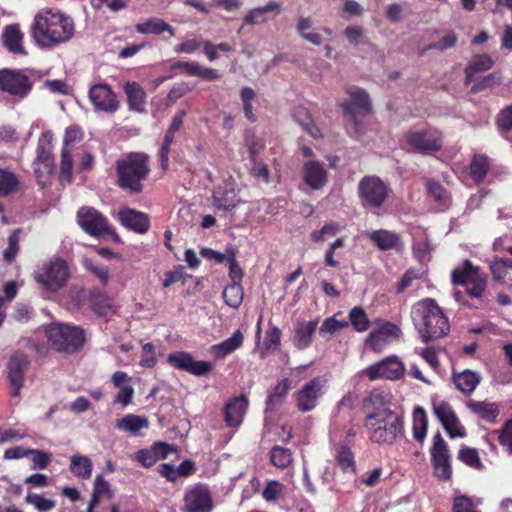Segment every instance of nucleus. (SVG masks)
Returning <instances> with one entry per match:
<instances>
[{
	"label": "nucleus",
	"mask_w": 512,
	"mask_h": 512,
	"mask_svg": "<svg viewBox=\"0 0 512 512\" xmlns=\"http://www.w3.org/2000/svg\"><path fill=\"white\" fill-rule=\"evenodd\" d=\"M453 381L459 391L469 395L480 383L481 376L477 372L464 370L460 373H455L453 375Z\"/></svg>",
	"instance_id": "obj_35"
},
{
	"label": "nucleus",
	"mask_w": 512,
	"mask_h": 512,
	"mask_svg": "<svg viewBox=\"0 0 512 512\" xmlns=\"http://www.w3.org/2000/svg\"><path fill=\"white\" fill-rule=\"evenodd\" d=\"M324 394V381L313 378L295 393L296 408L305 413L314 410Z\"/></svg>",
	"instance_id": "obj_15"
},
{
	"label": "nucleus",
	"mask_w": 512,
	"mask_h": 512,
	"mask_svg": "<svg viewBox=\"0 0 512 512\" xmlns=\"http://www.w3.org/2000/svg\"><path fill=\"white\" fill-rule=\"evenodd\" d=\"M19 186V176L9 168L0 167V197H8L16 193Z\"/></svg>",
	"instance_id": "obj_37"
},
{
	"label": "nucleus",
	"mask_w": 512,
	"mask_h": 512,
	"mask_svg": "<svg viewBox=\"0 0 512 512\" xmlns=\"http://www.w3.org/2000/svg\"><path fill=\"white\" fill-rule=\"evenodd\" d=\"M347 94L349 100L343 101L339 105L343 110L349 129H353L358 134L361 129V119L371 110L370 99L366 91L358 87L349 88Z\"/></svg>",
	"instance_id": "obj_6"
},
{
	"label": "nucleus",
	"mask_w": 512,
	"mask_h": 512,
	"mask_svg": "<svg viewBox=\"0 0 512 512\" xmlns=\"http://www.w3.org/2000/svg\"><path fill=\"white\" fill-rule=\"evenodd\" d=\"M89 98L97 109L104 112L112 113L118 109L116 96L106 84H97L91 87Z\"/></svg>",
	"instance_id": "obj_24"
},
{
	"label": "nucleus",
	"mask_w": 512,
	"mask_h": 512,
	"mask_svg": "<svg viewBox=\"0 0 512 512\" xmlns=\"http://www.w3.org/2000/svg\"><path fill=\"white\" fill-rule=\"evenodd\" d=\"M414 326L424 342L445 336L449 329V321L435 300L426 298L418 301L411 309Z\"/></svg>",
	"instance_id": "obj_2"
},
{
	"label": "nucleus",
	"mask_w": 512,
	"mask_h": 512,
	"mask_svg": "<svg viewBox=\"0 0 512 512\" xmlns=\"http://www.w3.org/2000/svg\"><path fill=\"white\" fill-rule=\"evenodd\" d=\"M29 366L28 357L20 352L11 356L7 363V373L12 386V395L18 396L24 383V374Z\"/></svg>",
	"instance_id": "obj_23"
},
{
	"label": "nucleus",
	"mask_w": 512,
	"mask_h": 512,
	"mask_svg": "<svg viewBox=\"0 0 512 512\" xmlns=\"http://www.w3.org/2000/svg\"><path fill=\"white\" fill-rule=\"evenodd\" d=\"M453 512H478L472 500L466 496H458L454 499Z\"/></svg>",
	"instance_id": "obj_63"
},
{
	"label": "nucleus",
	"mask_w": 512,
	"mask_h": 512,
	"mask_svg": "<svg viewBox=\"0 0 512 512\" xmlns=\"http://www.w3.org/2000/svg\"><path fill=\"white\" fill-rule=\"evenodd\" d=\"M46 337L59 352L73 353L79 350L85 341L84 332L76 326L52 323L46 328Z\"/></svg>",
	"instance_id": "obj_5"
},
{
	"label": "nucleus",
	"mask_w": 512,
	"mask_h": 512,
	"mask_svg": "<svg viewBox=\"0 0 512 512\" xmlns=\"http://www.w3.org/2000/svg\"><path fill=\"white\" fill-rule=\"evenodd\" d=\"M71 472L81 479H89L92 475L91 460L82 455H73L70 463Z\"/></svg>",
	"instance_id": "obj_42"
},
{
	"label": "nucleus",
	"mask_w": 512,
	"mask_h": 512,
	"mask_svg": "<svg viewBox=\"0 0 512 512\" xmlns=\"http://www.w3.org/2000/svg\"><path fill=\"white\" fill-rule=\"evenodd\" d=\"M243 334L240 330H236L231 337L219 344L212 346V353L217 358H224L230 353L238 349L243 343Z\"/></svg>",
	"instance_id": "obj_39"
},
{
	"label": "nucleus",
	"mask_w": 512,
	"mask_h": 512,
	"mask_svg": "<svg viewBox=\"0 0 512 512\" xmlns=\"http://www.w3.org/2000/svg\"><path fill=\"white\" fill-rule=\"evenodd\" d=\"M494 178H500L506 173L502 166L494 164L487 155L475 154L470 162V176L473 181L480 184L484 181L487 174Z\"/></svg>",
	"instance_id": "obj_18"
},
{
	"label": "nucleus",
	"mask_w": 512,
	"mask_h": 512,
	"mask_svg": "<svg viewBox=\"0 0 512 512\" xmlns=\"http://www.w3.org/2000/svg\"><path fill=\"white\" fill-rule=\"evenodd\" d=\"M68 277V264L60 258H53L45 262L34 274L35 280L50 291L62 288Z\"/></svg>",
	"instance_id": "obj_8"
},
{
	"label": "nucleus",
	"mask_w": 512,
	"mask_h": 512,
	"mask_svg": "<svg viewBox=\"0 0 512 512\" xmlns=\"http://www.w3.org/2000/svg\"><path fill=\"white\" fill-rule=\"evenodd\" d=\"M302 179L312 190L322 189L328 182L324 166L315 160H308L302 166Z\"/></svg>",
	"instance_id": "obj_25"
},
{
	"label": "nucleus",
	"mask_w": 512,
	"mask_h": 512,
	"mask_svg": "<svg viewBox=\"0 0 512 512\" xmlns=\"http://www.w3.org/2000/svg\"><path fill=\"white\" fill-rule=\"evenodd\" d=\"M428 195L439 205L446 207L450 204V195L447 190L436 181L427 182Z\"/></svg>",
	"instance_id": "obj_47"
},
{
	"label": "nucleus",
	"mask_w": 512,
	"mask_h": 512,
	"mask_svg": "<svg viewBox=\"0 0 512 512\" xmlns=\"http://www.w3.org/2000/svg\"><path fill=\"white\" fill-rule=\"evenodd\" d=\"M272 11H281V4L276 1H269L267 4H265L262 7H257L248 12L246 17L244 18V24L245 25H257L261 23H265L266 19L264 18V15L266 13L272 12Z\"/></svg>",
	"instance_id": "obj_40"
},
{
	"label": "nucleus",
	"mask_w": 512,
	"mask_h": 512,
	"mask_svg": "<svg viewBox=\"0 0 512 512\" xmlns=\"http://www.w3.org/2000/svg\"><path fill=\"white\" fill-rule=\"evenodd\" d=\"M364 425L369 439L377 444L391 445L404 431L402 418L384 405L368 413Z\"/></svg>",
	"instance_id": "obj_3"
},
{
	"label": "nucleus",
	"mask_w": 512,
	"mask_h": 512,
	"mask_svg": "<svg viewBox=\"0 0 512 512\" xmlns=\"http://www.w3.org/2000/svg\"><path fill=\"white\" fill-rule=\"evenodd\" d=\"M401 335L400 328L391 323L383 322L377 329L371 331L367 337L366 344L375 352H381L392 340L398 339Z\"/></svg>",
	"instance_id": "obj_20"
},
{
	"label": "nucleus",
	"mask_w": 512,
	"mask_h": 512,
	"mask_svg": "<svg viewBox=\"0 0 512 512\" xmlns=\"http://www.w3.org/2000/svg\"><path fill=\"white\" fill-rule=\"evenodd\" d=\"M348 326L347 321L337 320L335 317L326 318L319 328V335L324 339H330L335 333Z\"/></svg>",
	"instance_id": "obj_49"
},
{
	"label": "nucleus",
	"mask_w": 512,
	"mask_h": 512,
	"mask_svg": "<svg viewBox=\"0 0 512 512\" xmlns=\"http://www.w3.org/2000/svg\"><path fill=\"white\" fill-rule=\"evenodd\" d=\"M124 92L127 96L129 108L137 112L144 111L146 93L137 82H127L124 85Z\"/></svg>",
	"instance_id": "obj_33"
},
{
	"label": "nucleus",
	"mask_w": 512,
	"mask_h": 512,
	"mask_svg": "<svg viewBox=\"0 0 512 512\" xmlns=\"http://www.w3.org/2000/svg\"><path fill=\"white\" fill-rule=\"evenodd\" d=\"M489 267L496 281H503L506 277L508 270L512 269V260L504 258H495L489 262Z\"/></svg>",
	"instance_id": "obj_50"
},
{
	"label": "nucleus",
	"mask_w": 512,
	"mask_h": 512,
	"mask_svg": "<svg viewBox=\"0 0 512 512\" xmlns=\"http://www.w3.org/2000/svg\"><path fill=\"white\" fill-rule=\"evenodd\" d=\"M270 459L274 466L286 468L292 463V453L288 448L275 446L271 450Z\"/></svg>",
	"instance_id": "obj_51"
},
{
	"label": "nucleus",
	"mask_w": 512,
	"mask_h": 512,
	"mask_svg": "<svg viewBox=\"0 0 512 512\" xmlns=\"http://www.w3.org/2000/svg\"><path fill=\"white\" fill-rule=\"evenodd\" d=\"M248 407L245 396L234 397L224 408V419L228 426L239 427L244 419Z\"/></svg>",
	"instance_id": "obj_27"
},
{
	"label": "nucleus",
	"mask_w": 512,
	"mask_h": 512,
	"mask_svg": "<svg viewBox=\"0 0 512 512\" xmlns=\"http://www.w3.org/2000/svg\"><path fill=\"white\" fill-rule=\"evenodd\" d=\"M370 380L385 378L399 379L404 373V365L397 357H388L379 363L369 366L363 372Z\"/></svg>",
	"instance_id": "obj_17"
},
{
	"label": "nucleus",
	"mask_w": 512,
	"mask_h": 512,
	"mask_svg": "<svg viewBox=\"0 0 512 512\" xmlns=\"http://www.w3.org/2000/svg\"><path fill=\"white\" fill-rule=\"evenodd\" d=\"M53 138V133L51 131H45L38 139L34 172L38 184L42 187L50 182L54 171L52 156Z\"/></svg>",
	"instance_id": "obj_7"
},
{
	"label": "nucleus",
	"mask_w": 512,
	"mask_h": 512,
	"mask_svg": "<svg viewBox=\"0 0 512 512\" xmlns=\"http://www.w3.org/2000/svg\"><path fill=\"white\" fill-rule=\"evenodd\" d=\"M403 146L413 152L428 153L442 147V135L435 129L408 132L403 139Z\"/></svg>",
	"instance_id": "obj_11"
},
{
	"label": "nucleus",
	"mask_w": 512,
	"mask_h": 512,
	"mask_svg": "<svg viewBox=\"0 0 512 512\" xmlns=\"http://www.w3.org/2000/svg\"><path fill=\"white\" fill-rule=\"evenodd\" d=\"M497 124L501 130H510L512 128V105L503 109L497 117Z\"/></svg>",
	"instance_id": "obj_64"
},
{
	"label": "nucleus",
	"mask_w": 512,
	"mask_h": 512,
	"mask_svg": "<svg viewBox=\"0 0 512 512\" xmlns=\"http://www.w3.org/2000/svg\"><path fill=\"white\" fill-rule=\"evenodd\" d=\"M340 231V225L336 222L326 223L320 230H314L310 238L314 242H323Z\"/></svg>",
	"instance_id": "obj_53"
},
{
	"label": "nucleus",
	"mask_w": 512,
	"mask_h": 512,
	"mask_svg": "<svg viewBox=\"0 0 512 512\" xmlns=\"http://www.w3.org/2000/svg\"><path fill=\"white\" fill-rule=\"evenodd\" d=\"M73 149L62 148L60 161L61 181L71 182L73 171Z\"/></svg>",
	"instance_id": "obj_48"
},
{
	"label": "nucleus",
	"mask_w": 512,
	"mask_h": 512,
	"mask_svg": "<svg viewBox=\"0 0 512 512\" xmlns=\"http://www.w3.org/2000/svg\"><path fill=\"white\" fill-rule=\"evenodd\" d=\"M428 428V418L425 410L421 407H416L413 411V424L412 431L413 437L418 442H423Z\"/></svg>",
	"instance_id": "obj_41"
},
{
	"label": "nucleus",
	"mask_w": 512,
	"mask_h": 512,
	"mask_svg": "<svg viewBox=\"0 0 512 512\" xmlns=\"http://www.w3.org/2000/svg\"><path fill=\"white\" fill-rule=\"evenodd\" d=\"M83 137L82 130L77 126H69L66 128L63 147L67 149H73V145L77 142H80Z\"/></svg>",
	"instance_id": "obj_59"
},
{
	"label": "nucleus",
	"mask_w": 512,
	"mask_h": 512,
	"mask_svg": "<svg viewBox=\"0 0 512 512\" xmlns=\"http://www.w3.org/2000/svg\"><path fill=\"white\" fill-rule=\"evenodd\" d=\"M281 331L277 327H270L266 333L264 340V351L261 352V357H265L266 353L275 349L280 344Z\"/></svg>",
	"instance_id": "obj_57"
},
{
	"label": "nucleus",
	"mask_w": 512,
	"mask_h": 512,
	"mask_svg": "<svg viewBox=\"0 0 512 512\" xmlns=\"http://www.w3.org/2000/svg\"><path fill=\"white\" fill-rule=\"evenodd\" d=\"M186 115L184 110L179 111L172 119V122L165 134L164 141L160 150V159L163 167L168 165V155L170 151V146L174 141L175 134L180 130L183 119Z\"/></svg>",
	"instance_id": "obj_29"
},
{
	"label": "nucleus",
	"mask_w": 512,
	"mask_h": 512,
	"mask_svg": "<svg viewBox=\"0 0 512 512\" xmlns=\"http://www.w3.org/2000/svg\"><path fill=\"white\" fill-rule=\"evenodd\" d=\"M149 172L148 156L143 153H132L117 162L119 185L134 193L142 191L141 181L147 177Z\"/></svg>",
	"instance_id": "obj_4"
},
{
	"label": "nucleus",
	"mask_w": 512,
	"mask_h": 512,
	"mask_svg": "<svg viewBox=\"0 0 512 512\" xmlns=\"http://www.w3.org/2000/svg\"><path fill=\"white\" fill-rule=\"evenodd\" d=\"M235 186L233 180L227 179L214 189L212 201L218 210L230 211L240 203Z\"/></svg>",
	"instance_id": "obj_22"
},
{
	"label": "nucleus",
	"mask_w": 512,
	"mask_h": 512,
	"mask_svg": "<svg viewBox=\"0 0 512 512\" xmlns=\"http://www.w3.org/2000/svg\"><path fill=\"white\" fill-rule=\"evenodd\" d=\"M457 40V35L454 32H448L438 42L431 43L428 46V49L444 51L446 49L454 47L457 43Z\"/></svg>",
	"instance_id": "obj_62"
},
{
	"label": "nucleus",
	"mask_w": 512,
	"mask_h": 512,
	"mask_svg": "<svg viewBox=\"0 0 512 512\" xmlns=\"http://www.w3.org/2000/svg\"><path fill=\"white\" fill-rule=\"evenodd\" d=\"M183 502L184 512H211L213 508L209 488L201 483L192 485L185 490Z\"/></svg>",
	"instance_id": "obj_14"
},
{
	"label": "nucleus",
	"mask_w": 512,
	"mask_h": 512,
	"mask_svg": "<svg viewBox=\"0 0 512 512\" xmlns=\"http://www.w3.org/2000/svg\"><path fill=\"white\" fill-rule=\"evenodd\" d=\"M433 410L436 417L451 438H463L466 436L464 427L461 425L452 407L447 402L434 404Z\"/></svg>",
	"instance_id": "obj_19"
},
{
	"label": "nucleus",
	"mask_w": 512,
	"mask_h": 512,
	"mask_svg": "<svg viewBox=\"0 0 512 512\" xmlns=\"http://www.w3.org/2000/svg\"><path fill=\"white\" fill-rule=\"evenodd\" d=\"M255 97H256V94L253 89H251L249 87H245L242 89L241 99L243 102V110H244L246 118L250 122L256 121V117L253 113V107H252V102L254 101Z\"/></svg>",
	"instance_id": "obj_56"
},
{
	"label": "nucleus",
	"mask_w": 512,
	"mask_h": 512,
	"mask_svg": "<svg viewBox=\"0 0 512 512\" xmlns=\"http://www.w3.org/2000/svg\"><path fill=\"white\" fill-rule=\"evenodd\" d=\"M349 319L354 329L358 332H364L369 328L370 321L361 307L352 308L349 313Z\"/></svg>",
	"instance_id": "obj_52"
},
{
	"label": "nucleus",
	"mask_w": 512,
	"mask_h": 512,
	"mask_svg": "<svg viewBox=\"0 0 512 512\" xmlns=\"http://www.w3.org/2000/svg\"><path fill=\"white\" fill-rule=\"evenodd\" d=\"M243 288L241 284L231 283L223 291L225 303L231 308L237 309L243 301Z\"/></svg>",
	"instance_id": "obj_45"
},
{
	"label": "nucleus",
	"mask_w": 512,
	"mask_h": 512,
	"mask_svg": "<svg viewBox=\"0 0 512 512\" xmlns=\"http://www.w3.org/2000/svg\"><path fill=\"white\" fill-rule=\"evenodd\" d=\"M135 29L138 33L145 35H160L164 32H167L170 34V36H175L174 28L161 18L157 17H151L142 23L136 24Z\"/></svg>",
	"instance_id": "obj_32"
},
{
	"label": "nucleus",
	"mask_w": 512,
	"mask_h": 512,
	"mask_svg": "<svg viewBox=\"0 0 512 512\" xmlns=\"http://www.w3.org/2000/svg\"><path fill=\"white\" fill-rule=\"evenodd\" d=\"M25 502L32 505L39 512H48L56 507V501L53 498H47L42 494L33 492L26 494Z\"/></svg>",
	"instance_id": "obj_44"
},
{
	"label": "nucleus",
	"mask_w": 512,
	"mask_h": 512,
	"mask_svg": "<svg viewBox=\"0 0 512 512\" xmlns=\"http://www.w3.org/2000/svg\"><path fill=\"white\" fill-rule=\"evenodd\" d=\"M290 388V380L287 378L277 383L272 392L268 395L266 401L268 408L273 409L278 405L285 398Z\"/></svg>",
	"instance_id": "obj_46"
},
{
	"label": "nucleus",
	"mask_w": 512,
	"mask_h": 512,
	"mask_svg": "<svg viewBox=\"0 0 512 512\" xmlns=\"http://www.w3.org/2000/svg\"><path fill=\"white\" fill-rule=\"evenodd\" d=\"M494 65V60L487 54H477L473 56L465 68V83L474 81L475 75L480 72L490 70Z\"/></svg>",
	"instance_id": "obj_31"
},
{
	"label": "nucleus",
	"mask_w": 512,
	"mask_h": 512,
	"mask_svg": "<svg viewBox=\"0 0 512 512\" xmlns=\"http://www.w3.org/2000/svg\"><path fill=\"white\" fill-rule=\"evenodd\" d=\"M28 456H31L32 469H45L52 459L50 453L36 449H28Z\"/></svg>",
	"instance_id": "obj_55"
},
{
	"label": "nucleus",
	"mask_w": 512,
	"mask_h": 512,
	"mask_svg": "<svg viewBox=\"0 0 512 512\" xmlns=\"http://www.w3.org/2000/svg\"><path fill=\"white\" fill-rule=\"evenodd\" d=\"M23 38L24 34L21 32L18 25L6 26L2 34L4 46L14 54H27L23 46Z\"/></svg>",
	"instance_id": "obj_30"
},
{
	"label": "nucleus",
	"mask_w": 512,
	"mask_h": 512,
	"mask_svg": "<svg viewBox=\"0 0 512 512\" xmlns=\"http://www.w3.org/2000/svg\"><path fill=\"white\" fill-rule=\"evenodd\" d=\"M367 235L380 250L395 248L400 240L397 234L384 229L369 232Z\"/></svg>",
	"instance_id": "obj_38"
},
{
	"label": "nucleus",
	"mask_w": 512,
	"mask_h": 512,
	"mask_svg": "<svg viewBox=\"0 0 512 512\" xmlns=\"http://www.w3.org/2000/svg\"><path fill=\"white\" fill-rule=\"evenodd\" d=\"M167 361L173 367L196 376L205 375L213 368L211 363L206 361H197L190 354L185 352L170 354Z\"/></svg>",
	"instance_id": "obj_21"
},
{
	"label": "nucleus",
	"mask_w": 512,
	"mask_h": 512,
	"mask_svg": "<svg viewBox=\"0 0 512 512\" xmlns=\"http://www.w3.org/2000/svg\"><path fill=\"white\" fill-rule=\"evenodd\" d=\"M358 194L364 208H380L387 200L389 187L377 176H365L358 184Z\"/></svg>",
	"instance_id": "obj_9"
},
{
	"label": "nucleus",
	"mask_w": 512,
	"mask_h": 512,
	"mask_svg": "<svg viewBox=\"0 0 512 512\" xmlns=\"http://www.w3.org/2000/svg\"><path fill=\"white\" fill-rule=\"evenodd\" d=\"M244 143L252 159H255V157L258 155V153L264 146L262 140L257 138L256 135L251 131H247L245 133Z\"/></svg>",
	"instance_id": "obj_58"
},
{
	"label": "nucleus",
	"mask_w": 512,
	"mask_h": 512,
	"mask_svg": "<svg viewBox=\"0 0 512 512\" xmlns=\"http://www.w3.org/2000/svg\"><path fill=\"white\" fill-rule=\"evenodd\" d=\"M77 222L79 226L91 236H110L114 239L118 238L107 219L93 207H82L77 213Z\"/></svg>",
	"instance_id": "obj_10"
},
{
	"label": "nucleus",
	"mask_w": 512,
	"mask_h": 512,
	"mask_svg": "<svg viewBox=\"0 0 512 512\" xmlns=\"http://www.w3.org/2000/svg\"><path fill=\"white\" fill-rule=\"evenodd\" d=\"M452 281L455 284L464 285L468 294L475 298L481 297L486 289V278L480 275L479 269L469 260L464 262L463 268L452 272Z\"/></svg>",
	"instance_id": "obj_12"
},
{
	"label": "nucleus",
	"mask_w": 512,
	"mask_h": 512,
	"mask_svg": "<svg viewBox=\"0 0 512 512\" xmlns=\"http://www.w3.org/2000/svg\"><path fill=\"white\" fill-rule=\"evenodd\" d=\"M435 475L441 480H449L452 475L450 454L443 437L438 432L433 436L431 448Z\"/></svg>",
	"instance_id": "obj_16"
},
{
	"label": "nucleus",
	"mask_w": 512,
	"mask_h": 512,
	"mask_svg": "<svg viewBox=\"0 0 512 512\" xmlns=\"http://www.w3.org/2000/svg\"><path fill=\"white\" fill-rule=\"evenodd\" d=\"M495 434L498 435V441L502 446L507 448L508 453L512 454V419L509 420L503 429L500 431H495Z\"/></svg>",
	"instance_id": "obj_60"
},
{
	"label": "nucleus",
	"mask_w": 512,
	"mask_h": 512,
	"mask_svg": "<svg viewBox=\"0 0 512 512\" xmlns=\"http://www.w3.org/2000/svg\"><path fill=\"white\" fill-rule=\"evenodd\" d=\"M119 220L124 227L139 234L146 233L150 227L147 214L130 208H124L119 212Z\"/></svg>",
	"instance_id": "obj_26"
},
{
	"label": "nucleus",
	"mask_w": 512,
	"mask_h": 512,
	"mask_svg": "<svg viewBox=\"0 0 512 512\" xmlns=\"http://www.w3.org/2000/svg\"><path fill=\"white\" fill-rule=\"evenodd\" d=\"M337 462L343 471H352L354 468V457L350 449L341 447L337 454Z\"/></svg>",
	"instance_id": "obj_61"
},
{
	"label": "nucleus",
	"mask_w": 512,
	"mask_h": 512,
	"mask_svg": "<svg viewBox=\"0 0 512 512\" xmlns=\"http://www.w3.org/2000/svg\"><path fill=\"white\" fill-rule=\"evenodd\" d=\"M318 327V319L300 321L296 324L293 344L299 350L308 348Z\"/></svg>",
	"instance_id": "obj_28"
},
{
	"label": "nucleus",
	"mask_w": 512,
	"mask_h": 512,
	"mask_svg": "<svg viewBox=\"0 0 512 512\" xmlns=\"http://www.w3.org/2000/svg\"><path fill=\"white\" fill-rule=\"evenodd\" d=\"M466 406L471 412L488 422H493L499 415V407L494 402L468 400Z\"/></svg>",
	"instance_id": "obj_34"
},
{
	"label": "nucleus",
	"mask_w": 512,
	"mask_h": 512,
	"mask_svg": "<svg viewBox=\"0 0 512 512\" xmlns=\"http://www.w3.org/2000/svg\"><path fill=\"white\" fill-rule=\"evenodd\" d=\"M74 32V22L70 17L45 9L34 17L31 36L40 48L51 49L68 42Z\"/></svg>",
	"instance_id": "obj_1"
},
{
	"label": "nucleus",
	"mask_w": 512,
	"mask_h": 512,
	"mask_svg": "<svg viewBox=\"0 0 512 512\" xmlns=\"http://www.w3.org/2000/svg\"><path fill=\"white\" fill-rule=\"evenodd\" d=\"M90 302L93 311L100 316L107 315L114 306L113 299L101 292H93Z\"/></svg>",
	"instance_id": "obj_43"
},
{
	"label": "nucleus",
	"mask_w": 512,
	"mask_h": 512,
	"mask_svg": "<svg viewBox=\"0 0 512 512\" xmlns=\"http://www.w3.org/2000/svg\"><path fill=\"white\" fill-rule=\"evenodd\" d=\"M31 89L32 83L23 72L7 68L0 70V91L21 100Z\"/></svg>",
	"instance_id": "obj_13"
},
{
	"label": "nucleus",
	"mask_w": 512,
	"mask_h": 512,
	"mask_svg": "<svg viewBox=\"0 0 512 512\" xmlns=\"http://www.w3.org/2000/svg\"><path fill=\"white\" fill-rule=\"evenodd\" d=\"M115 427L120 431L137 435L141 429L149 427V421L146 417L127 414L124 417L116 420Z\"/></svg>",
	"instance_id": "obj_36"
},
{
	"label": "nucleus",
	"mask_w": 512,
	"mask_h": 512,
	"mask_svg": "<svg viewBox=\"0 0 512 512\" xmlns=\"http://www.w3.org/2000/svg\"><path fill=\"white\" fill-rule=\"evenodd\" d=\"M458 458L465 463L466 465L480 469L482 467V463L479 457V454L476 449L469 447H462L459 450Z\"/></svg>",
	"instance_id": "obj_54"
}]
</instances>
